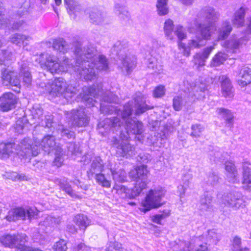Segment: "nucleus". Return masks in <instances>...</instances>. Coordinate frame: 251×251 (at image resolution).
Returning <instances> with one entry per match:
<instances>
[{
	"mask_svg": "<svg viewBox=\"0 0 251 251\" xmlns=\"http://www.w3.org/2000/svg\"><path fill=\"white\" fill-rule=\"evenodd\" d=\"M76 56L74 66L71 60L66 56L61 59L54 55L44 52L36 57L41 67L52 74L66 73L74 68L81 78L86 80H92L96 78L97 72L107 71L109 69L107 59L103 55H98L95 48L90 45L82 49L80 45L76 47L75 50Z\"/></svg>",
	"mask_w": 251,
	"mask_h": 251,
	"instance_id": "f257e3e1",
	"label": "nucleus"
},
{
	"mask_svg": "<svg viewBox=\"0 0 251 251\" xmlns=\"http://www.w3.org/2000/svg\"><path fill=\"white\" fill-rule=\"evenodd\" d=\"M31 139L27 137L22 139L18 144L15 143H0V158L15 159L18 157L22 159L30 158L39 154V149L32 146Z\"/></svg>",
	"mask_w": 251,
	"mask_h": 251,
	"instance_id": "f03ea898",
	"label": "nucleus"
},
{
	"mask_svg": "<svg viewBox=\"0 0 251 251\" xmlns=\"http://www.w3.org/2000/svg\"><path fill=\"white\" fill-rule=\"evenodd\" d=\"M39 86L44 88L47 92L53 96H63L66 99L71 98L77 92L76 83L68 84L62 77L56 78L51 82L47 84L41 82Z\"/></svg>",
	"mask_w": 251,
	"mask_h": 251,
	"instance_id": "7ed1b4c3",
	"label": "nucleus"
},
{
	"mask_svg": "<svg viewBox=\"0 0 251 251\" xmlns=\"http://www.w3.org/2000/svg\"><path fill=\"white\" fill-rule=\"evenodd\" d=\"M131 176L135 177L136 181L134 187L131 190L122 185H116L114 187L116 193L122 198L134 199L147 188L148 181L146 174H132Z\"/></svg>",
	"mask_w": 251,
	"mask_h": 251,
	"instance_id": "20e7f679",
	"label": "nucleus"
},
{
	"mask_svg": "<svg viewBox=\"0 0 251 251\" xmlns=\"http://www.w3.org/2000/svg\"><path fill=\"white\" fill-rule=\"evenodd\" d=\"M83 91L84 93L83 99L86 101L87 105L89 106L95 105L96 101L93 100L92 97L95 98L96 96H100V100L109 103L116 102L117 100V96L113 93L109 91L104 92L103 90L99 86L84 87Z\"/></svg>",
	"mask_w": 251,
	"mask_h": 251,
	"instance_id": "39448f33",
	"label": "nucleus"
},
{
	"mask_svg": "<svg viewBox=\"0 0 251 251\" xmlns=\"http://www.w3.org/2000/svg\"><path fill=\"white\" fill-rule=\"evenodd\" d=\"M165 190L160 186L151 189L141 203L140 210L146 212L153 208H157L163 205L161 201L165 194Z\"/></svg>",
	"mask_w": 251,
	"mask_h": 251,
	"instance_id": "423d86ee",
	"label": "nucleus"
},
{
	"mask_svg": "<svg viewBox=\"0 0 251 251\" xmlns=\"http://www.w3.org/2000/svg\"><path fill=\"white\" fill-rule=\"evenodd\" d=\"M132 102H128L124 107L123 111L118 110V115H121L123 120L126 123V129L128 134L141 135L143 132L142 122L136 119L129 118L132 111Z\"/></svg>",
	"mask_w": 251,
	"mask_h": 251,
	"instance_id": "0eeeda50",
	"label": "nucleus"
},
{
	"mask_svg": "<svg viewBox=\"0 0 251 251\" xmlns=\"http://www.w3.org/2000/svg\"><path fill=\"white\" fill-rule=\"evenodd\" d=\"M114 48L121 57V64L119 65V67L122 71H125L127 74L130 73L135 67L136 59L132 55L123 54V52H126L127 50V44L124 42L117 41L114 44Z\"/></svg>",
	"mask_w": 251,
	"mask_h": 251,
	"instance_id": "6e6552de",
	"label": "nucleus"
},
{
	"mask_svg": "<svg viewBox=\"0 0 251 251\" xmlns=\"http://www.w3.org/2000/svg\"><path fill=\"white\" fill-rule=\"evenodd\" d=\"M68 122L73 127H83L87 126L89 119L84 108L73 109L66 114Z\"/></svg>",
	"mask_w": 251,
	"mask_h": 251,
	"instance_id": "1a4fd4ad",
	"label": "nucleus"
},
{
	"mask_svg": "<svg viewBox=\"0 0 251 251\" xmlns=\"http://www.w3.org/2000/svg\"><path fill=\"white\" fill-rule=\"evenodd\" d=\"M37 214L38 211L35 208L25 209L22 207H18L10 210L6 218L8 221H14L19 219H25L26 217L28 219H31Z\"/></svg>",
	"mask_w": 251,
	"mask_h": 251,
	"instance_id": "9d476101",
	"label": "nucleus"
},
{
	"mask_svg": "<svg viewBox=\"0 0 251 251\" xmlns=\"http://www.w3.org/2000/svg\"><path fill=\"white\" fill-rule=\"evenodd\" d=\"M203 45V40L201 38L200 34L196 33L188 40L187 45L182 42H178V48L179 50H182V53L184 55L189 56L191 54V50L199 49Z\"/></svg>",
	"mask_w": 251,
	"mask_h": 251,
	"instance_id": "9b49d317",
	"label": "nucleus"
},
{
	"mask_svg": "<svg viewBox=\"0 0 251 251\" xmlns=\"http://www.w3.org/2000/svg\"><path fill=\"white\" fill-rule=\"evenodd\" d=\"M221 203V204H224L235 210L245 206V202L242 198V196L238 193H228L224 195Z\"/></svg>",
	"mask_w": 251,
	"mask_h": 251,
	"instance_id": "f8f14e48",
	"label": "nucleus"
},
{
	"mask_svg": "<svg viewBox=\"0 0 251 251\" xmlns=\"http://www.w3.org/2000/svg\"><path fill=\"white\" fill-rule=\"evenodd\" d=\"M250 38V37L247 36L240 38L232 37L229 40L225 41L223 46L228 53H238L240 51V49L242 45H246Z\"/></svg>",
	"mask_w": 251,
	"mask_h": 251,
	"instance_id": "ddd939ff",
	"label": "nucleus"
},
{
	"mask_svg": "<svg viewBox=\"0 0 251 251\" xmlns=\"http://www.w3.org/2000/svg\"><path fill=\"white\" fill-rule=\"evenodd\" d=\"M32 140V146H35L36 144L37 145V147L39 149V153L41 149L44 150L45 152L49 153L53 150L56 151L57 147H60L56 145L55 137L50 135H47L45 136L42 139V141L37 140V139H34Z\"/></svg>",
	"mask_w": 251,
	"mask_h": 251,
	"instance_id": "4468645a",
	"label": "nucleus"
},
{
	"mask_svg": "<svg viewBox=\"0 0 251 251\" xmlns=\"http://www.w3.org/2000/svg\"><path fill=\"white\" fill-rule=\"evenodd\" d=\"M2 83L3 85L15 87V91L19 92L21 87V81L17 75V73L8 69L1 71Z\"/></svg>",
	"mask_w": 251,
	"mask_h": 251,
	"instance_id": "2eb2a0df",
	"label": "nucleus"
},
{
	"mask_svg": "<svg viewBox=\"0 0 251 251\" xmlns=\"http://www.w3.org/2000/svg\"><path fill=\"white\" fill-rule=\"evenodd\" d=\"M27 236L25 234H18L17 236L9 234L5 235L0 238V242L5 247L16 248L20 250L21 244L25 243Z\"/></svg>",
	"mask_w": 251,
	"mask_h": 251,
	"instance_id": "dca6fc26",
	"label": "nucleus"
},
{
	"mask_svg": "<svg viewBox=\"0 0 251 251\" xmlns=\"http://www.w3.org/2000/svg\"><path fill=\"white\" fill-rule=\"evenodd\" d=\"M112 142L113 146L116 148V153L119 156L128 157L133 155L134 148L126 140L121 141L115 137Z\"/></svg>",
	"mask_w": 251,
	"mask_h": 251,
	"instance_id": "f3484780",
	"label": "nucleus"
},
{
	"mask_svg": "<svg viewBox=\"0 0 251 251\" xmlns=\"http://www.w3.org/2000/svg\"><path fill=\"white\" fill-rule=\"evenodd\" d=\"M89 18V22L95 25H101L107 22L106 12L100 8H93L90 10Z\"/></svg>",
	"mask_w": 251,
	"mask_h": 251,
	"instance_id": "a211bd4d",
	"label": "nucleus"
},
{
	"mask_svg": "<svg viewBox=\"0 0 251 251\" xmlns=\"http://www.w3.org/2000/svg\"><path fill=\"white\" fill-rule=\"evenodd\" d=\"M195 25L197 28V34L200 35L203 40H208L211 37L213 30L215 29V24L202 23L195 22Z\"/></svg>",
	"mask_w": 251,
	"mask_h": 251,
	"instance_id": "6ab92c4d",
	"label": "nucleus"
},
{
	"mask_svg": "<svg viewBox=\"0 0 251 251\" xmlns=\"http://www.w3.org/2000/svg\"><path fill=\"white\" fill-rule=\"evenodd\" d=\"M17 102L16 96L12 93H4L0 98V107L5 111L14 108Z\"/></svg>",
	"mask_w": 251,
	"mask_h": 251,
	"instance_id": "aec40b11",
	"label": "nucleus"
},
{
	"mask_svg": "<svg viewBox=\"0 0 251 251\" xmlns=\"http://www.w3.org/2000/svg\"><path fill=\"white\" fill-rule=\"evenodd\" d=\"M200 14L205 18L207 23L215 24L219 17V13L211 7H204L200 12Z\"/></svg>",
	"mask_w": 251,
	"mask_h": 251,
	"instance_id": "412c9836",
	"label": "nucleus"
},
{
	"mask_svg": "<svg viewBox=\"0 0 251 251\" xmlns=\"http://www.w3.org/2000/svg\"><path fill=\"white\" fill-rule=\"evenodd\" d=\"M221 80V88L223 95L226 98H231L233 97L232 86L230 79L225 75L220 77Z\"/></svg>",
	"mask_w": 251,
	"mask_h": 251,
	"instance_id": "4be33fe9",
	"label": "nucleus"
},
{
	"mask_svg": "<svg viewBox=\"0 0 251 251\" xmlns=\"http://www.w3.org/2000/svg\"><path fill=\"white\" fill-rule=\"evenodd\" d=\"M146 98L141 93L137 94L135 99V113L137 115L141 114L145 112L148 109L152 108L148 106L146 104Z\"/></svg>",
	"mask_w": 251,
	"mask_h": 251,
	"instance_id": "5701e85b",
	"label": "nucleus"
},
{
	"mask_svg": "<svg viewBox=\"0 0 251 251\" xmlns=\"http://www.w3.org/2000/svg\"><path fill=\"white\" fill-rule=\"evenodd\" d=\"M71 45L63 38H59L53 40L52 48L57 52L65 54L71 49Z\"/></svg>",
	"mask_w": 251,
	"mask_h": 251,
	"instance_id": "b1692460",
	"label": "nucleus"
},
{
	"mask_svg": "<svg viewBox=\"0 0 251 251\" xmlns=\"http://www.w3.org/2000/svg\"><path fill=\"white\" fill-rule=\"evenodd\" d=\"M240 79L238 80V84L241 87H245L251 83V69L248 67L242 68L238 74Z\"/></svg>",
	"mask_w": 251,
	"mask_h": 251,
	"instance_id": "393cba45",
	"label": "nucleus"
},
{
	"mask_svg": "<svg viewBox=\"0 0 251 251\" xmlns=\"http://www.w3.org/2000/svg\"><path fill=\"white\" fill-rule=\"evenodd\" d=\"M247 10V7L241 6L235 11L232 20L233 25L237 27L243 25L245 22V16Z\"/></svg>",
	"mask_w": 251,
	"mask_h": 251,
	"instance_id": "a878e982",
	"label": "nucleus"
},
{
	"mask_svg": "<svg viewBox=\"0 0 251 251\" xmlns=\"http://www.w3.org/2000/svg\"><path fill=\"white\" fill-rule=\"evenodd\" d=\"M195 241L198 247L194 249V246L192 243L183 242L180 245V247L182 248L183 251H209L207 247V243L204 244H199V238H196Z\"/></svg>",
	"mask_w": 251,
	"mask_h": 251,
	"instance_id": "bb28decb",
	"label": "nucleus"
},
{
	"mask_svg": "<svg viewBox=\"0 0 251 251\" xmlns=\"http://www.w3.org/2000/svg\"><path fill=\"white\" fill-rule=\"evenodd\" d=\"M212 197L208 193H205L203 196L201 198L199 209L202 212H205L211 209Z\"/></svg>",
	"mask_w": 251,
	"mask_h": 251,
	"instance_id": "cd10ccee",
	"label": "nucleus"
},
{
	"mask_svg": "<svg viewBox=\"0 0 251 251\" xmlns=\"http://www.w3.org/2000/svg\"><path fill=\"white\" fill-rule=\"evenodd\" d=\"M232 29L231 25L229 22L226 21L223 23L222 27L220 28L219 32L218 39L223 40L226 38Z\"/></svg>",
	"mask_w": 251,
	"mask_h": 251,
	"instance_id": "c85d7f7f",
	"label": "nucleus"
},
{
	"mask_svg": "<svg viewBox=\"0 0 251 251\" xmlns=\"http://www.w3.org/2000/svg\"><path fill=\"white\" fill-rule=\"evenodd\" d=\"M10 39L12 43L20 46L21 44H25L27 45V43L25 41L30 40L31 37L28 36L16 33L12 35Z\"/></svg>",
	"mask_w": 251,
	"mask_h": 251,
	"instance_id": "c756f323",
	"label": "nucleus"
},
{
	"mask_svg": "<svg viewBox=\"0 0 251 251\" xmlns=\"http://www.w3.org/2000/svg\"><path fill=\"white\" fill-rule=\"evenodd\" d=\"M20 73L23 75V82L27 86L30 85L32 81V78L26 63L21 65Z\"/></svg>",
	"mask_w": 251,
	"mask_h": 251,
	"instance_id": "7c9ffc66",
	"label": "nucleus"
},
{
	"mask_svg": "<svg viewBox=\"0 0 251 251\" xmlns=\"http://www.w3.org/2000/svg\"><path fill=\"white\" fill-rule=\"evenodd\" d=\"M148 67L155 73L160 74L163 71V66L154 57L149 59Z\"/></svg>",
	"mask_w": 251,
	"mask_h": 251,
	"instance_id": "2f4dec72",
	"label": "nucleus"
},
{
	"mask_svg": "<svg viewBox=\"0 0 251 251\" xmlns=\"http://www.w3.org/2000/svg\"><path fill=\"white\" fill-rule=\"evenodd\" d=\"M69 14H75L80 12L82 8L77 0H71L66 3Z\"/></svg>",
	"mask_w": 251,
	"mask_h": 251,
	"instance_id": "473e14b6",
	"label": "nucleus"
},
{
	"mask_svg": "<svg viewBox=\"0 0 251 251\" xmlns=\"http://www.w3.org/2000/svg\"><path fill=\"white\" fill-rule=\"evenodd\" d=\"M174 24L173 22L170 19H168L165 22L164 29L166 36L167 38L170 40H173L175 39L173 34Z\"/></svg>",
	"mask_w": 251,
	"mask_h": 251,
	"instance_id": "72a5a7b5",
	"label": "nucleus"
},
{
	"mask_svg": "<svg viewBox=\"0 0 251 251\" xmlns=\"http://www.w3.org/2000/svg\"><path fill=\"white\" fill-rule=\"evenodd\" d=\"M74 220L79 228L82 229H85L90 223V221L87 217L83 215H76Z\"/></svg>",
	"mask_w": 251,
	"mask_h": 251,
	"instance_id": "f704fd0d",
	"label": "nucleus"
},
{
	"mask_svg": "<svg viewBox=\"0 0 251 251\" xmlns=\"http://www.w3.org/2000/svg\"><path fill=\"white\" fill-rule=\"evenodd\" d=\"M227 58L226 54L222 52H218L213 58L211 65L218 66L223 64Z\"/></svg>",
	"mask_w": 251,
	"mask_h": 251,
	"instance_id": "c9c22d12",
	"label": "nucleus"
},
{
	"mask_svg": "<svg viewBox=\"0 0 251 251\" xmlns=\"http://www.w3.org/2000/svg\"><path fill=\"white\" fill-rule=\"evenodd\" d=\"M115 13L119 16L120 18L124 19L128 16V11L126 7L123 4L116 3L114 6Z\"/></svg>",
	"mask_w": 251,
	"mask_h": 251,
	"instance_id": "e433bc0d",
	"label": "nucleus"
},
{
	"mask_svg": "<svg viewBox=\"0 0 251 251\" xmlns=\"http://www.w3.org/2000/svg\"><path fill=\"white\" fill-rule=\"evenodd\" d=\"M105 125L103 126V128L108 125L110 128H114L115 130L118 129L123 124V122L121 121L118 117H114L113 119H107L105 120Z\"/></svg>",
	"mask_w": 251,
	"mask_h": 251,
	"instance_id": "4c0bfd02",
	"label": "nucleus"
},
{
	"mask_svg": "<svg viewBox=\"0 0 251 251\" xmlns=\"http://www.w3.org/2000/svg\"><path fill=\"white\" fill-rule=\"evenodd\" d=\"M156 7L159 15H165L168 13L167 0H157Z\"/></svg>",
	"mask_w": 251,
	"mask_h": 251,
	"instance_id": "58836bf2",
	"label": "nucleus"
},
{
	"mask_svg": "<svg viewBox=\"0 0 251 251\" xmlns=\"http://www.w3.org/2000/svg\"><path fill=\"white\" fill-rule=\"evenodd\" d=\"M173 34L176 35L178 38L177 43L182 42V40L187 37V34L184 28L180 25H177L175 29Z\"/></svg>",
	"mask_w": 251,
	"mask_h": 251,
	"instance_id": "ea45409f",
	"label": "nucleus"
},
{
	"mask_svg": "<svg viewBox=\"0 0 251 251\" xmlns=\"http://www.w3.org/2000/svg\"><path fill=\"white\" fill-rule=\"evenodd\" d=\"M192 132L190 136L193 138H199L201 136L202 132L204 130V127L200 124H196L191 126Z\"/></svg>",
	"mask_w": 251,
	"mask_h": 251,
	"instance_id": "a19ab883",
	"label": "nucleus"
},
{
	"mask_svg": "<svg viewBox=\"0 0 251 251\" xmlns=\"http://www.w3.org/2000/svg\"><path fill=\"white\" fill-rule=\"evenodd\" d=\"M221 235L217 233L214 230H211L208 232L207 240L211 243L216 245L221 239Z\"/></svg>",
	"mask_w": 251,
	"mask_h": 251,
	"instance_id": "79ce46f5",
	"label": "nucleus"
},
{
	"mask_svg": "<svg viewBox=\"0 0 251 251\" xmlns=\"http://www.w3.org/2000/svg\"><path fill=\"white\" fill-rule=\"evenodd\" d=\"M102 161L100 157H97L93 160L91 165V173L94 172H101L103 171Z\"/></svg>",
	"mask_w": 251,
	"mask_h": 251,
	"instance_id": "37998d69",
	"label": "nucleus"
},
{
	"mask_svg": "<svg viewBox=\"0 0 251 251\" xmlns=\"http://www.w3.org/2000/svg\"><path fill=\"white\" fill-rule=\"evenodd\" d=\"M62 150L61 147H57L55 152V158L53 162V164L57 167H60L63 162L62 158Z\"/></svg>",
	"mask_w": 251,
	"mask_h": 251,
	"instance_id": "c03bdc74",
	"label": "nucleus"
},
{
	"mask_svg": "<svg viewBox=\"0 0 251 251\" xmlns=\"http://www.w3.org/2000/svg\"><path fill=\"white\" fill-rule=\"evenodd\" d=\"M5 179H11L13 181L27 180L25 174H5L2 175Z\"/></svg>",
	"mask_w": 251,
	"mask_h": 251,
	"instance_id": "a18cd8bd",
	"label": "nucleus"
},
{
	"mask_svg": "<svg viewBox=\"0 0 251 251\" xmlns=\"http://www.w3.org/2000/svg\"><path fill=\"white\" fill-rule=\"evenodd\" d=\"M95 178L97 182L102 186L107 188L110 187V182L105 177L103 174H97Z\"/></svg>",
	"mask_w": 251,
	"mask_h": 251,
	"instance_id": "49530a36",
	"label": "nucleus"
},
{
	"mask_svg": "<svg viewBox=\"0 0 251 251\" xmlns=\"http://www.w3.org/2000/svg\"><path fill=\"white\" fill-rule=\"evenodd\" d=\"M3 43L0 40V48L2 46ZM12 60L14 59L13 55L11 52H8L6 50L0 51V64H2L4 62V59Z\"/></svg>",
	"mask_w": 251,
	"mask_h": 251,
	"instance_id": "de8ad7c7",
	"label": "nucleus"
},
{
	"mask_svg": "<svg viewBox=\"0 0 251 251\" xmlns=\"http://www.w3.org/2000/svg\"><path fill=\"white\" fill-rule=\"evenodd\" d=\"M242 184L244 189L251 191V174H243Z\"/></svg>",
	"mask_w": 251,
	"mask_h": 251,
	"instance_id": "09e8293b",
	"label": "nucleus"
},
{
	"mask_svg": "<svg viewBox=\"0 0 251 251\" xmlns=\"http://www.w3.org/2000/svg\"><path fill=\"white\" fill-rule=\"evenodd\" d=\"M205 61L201 52L196 53L193 57V62L198 68L204 66Z\"/></svg>",
	"mask_w": 251,
	"mask_h": 251,
	"instance_id": "8fccbe9b",
	"label": "nucleus"
},
{
	"mask_svg": "<svg viewBox=\"0 0 251 251\" xmlns=\"http://www.w3.org/2000/svg\"><path fill=\"white\" fill-rule=\"evenodd\" d=\"M241 239L238 237H235L233 240L232 243V251H249L247 248L241 249Z\"/></svg>",
	"mask_w": 251,
	"mask_h": 251,
	"instance_id": "3c124183",
	"label": "nucleus"
},
{
	"mask_svg": "<svg viewBox=\"0 0 251 251\" xmlns=\"http://www.w3.org/2000/svg\"><path fill=\"white\" fill-rule=\"evenodd\" d=\"M33 117L35 119L40 120L43 115V109L39 105H35L32 111Z\"/></svg>",
	"mask_w": 251,
	"mask_h": 251,
	"instance_id": "603ef678",
	"label": "nucleus"
},
{
	"mask_svg": "<svg viewBox=\"0 0 251 251\" xmlns=\"http://www.w3.org/2000/svg\"><path fill=\"white\" fill-rule=\"evenodd\" d=\"M197 94H195V96L198 99H202L205 96V93L207 91V86L204 84H201L199 87L197 88Z\"/></svg>",
	"mask_w": 251,
	"mask_h": 251,
	"instance_id": "864d4df0",
	"label": "nucleus"
},
{
	"mask_svg": "<svg viewBox=\"0 0 251 251\" xmlns=\"http://www.w3.org/2000/svg\"><path fill=\"white\" fill-rule=\"evenodd\" d=\"M127 174L129 175V177L133 179L135 181V177L133 178L131 176H132V174H113V177L116 181L123 182L128 181L126 177Z\"/></svg>",
	"mask_w": 251,
	"mask_h": 251,
	"instance_id": "5fc2aeb1",
	"label": "nucleus"
},
{
	"mask_svg": "<svg viewBox=\"0 0 251 251\" xmlns=\"http://www.w3.org/2000/svg\"><path fill=\"white\" fill-rule=\"evenodd\" d=\"M25 126V124L23 122V119H20L17 121L14 128L15 132L18 134H22L24 133Z\"/></svg>",
	"mask_w": 251,
	"mask_h": 251,
	"instance_id": "6e6d98bb",
	"label": "nucleus"
},
{
	"mask_svg": "<svg viewBox=\"0 0 251 251\" xmlns=\"http://www.w3.org/2000/svg\"><path fill=\"white\" fill-rule=\"evenodd\" d=\"M67 249L66 243L63 240L57 242L53 247L54 251H66Z\"/></svg>",
	"mask_w": 251,
	"mask_h": 251,
	"instance_id": "4d7b16f0",
	"label": "nucleus"
},
{
	"mask_svg": "<svg viewBox=\"0 0 251 251\" xmlns=\"http://www.w3.org/2000/svg\"><path fill=\"white\" fill-rule=\"evenodd\" d=\"M67 148L68 151L72 155L77 156L81 154L78 146L74 143H69L68 144Z\"/></svg>",
	"mask_w": 251,
	"mask_h": 251,
	"instance_id": "13d9d810",
	"label": "nucleus"
},
{
	"mask_svg": "<svg viewBox=\"0 0 251 251\" xmlns=\"http://www.w3.org/2000/svg\"><path fill=\"white\" fill-rule=\"evenodd\" d=\"M58 131L61 133V136L64 137H66L68 139L74 138L75 136L74 132L69 130L67 128H65L61 126L58 128Z\"/></svg>",
	"mask_w": 251,
	"mask_h": 251,
	"instance_id": "bf43d9fd",
	"label": "nucleus"
},
{
	"mask_svg": "<svg viewBox=\"0 0 251 251\" xmlns=\"http://www.w3.org/2000/svg\"><path fill=\"white\" fill-rule=\"evenodd\" d=\"M182 107V99L180 96H176L173 99V107L176 111H179Z\"/></svg>",
	"mask_w": 251,
	"mask_h": 251,
	"instance_id": "052dcab7",
	"label": "nucleus"
},
{
	"mask_svg": "<svg viewBox=\"0 0 251 251\" xmlns=\"http://www.w3.org/2000/svg\"><path fill=\"white\" fill-rule=\"evenodd\" d=\"M170 212L169 211L164 212L163 213L160 214H157L153 216L152 221L153 222L158 224H161V221L162 219L170 215Z\"/></svg>",
	"mask_w": 251,
	"mask_h": 251,
	"instance_id": "680f3d73",
	"label": "nucleus"
},
{
	"mask_svg": "<svg viewBox=\"0 0 251 251\" xmlns=\"http://www.w3.org/2000/svg\"><path fill=\"white\" fill-rule=\"evenodd\" d=\"M53 117L51 115H46L44 121L42 120L41 125L42 126H44L45 127H48L49 128L52 127L53 124Z\"/></svg>",
	"mask_w": 251,
	"mask_h": 251,
	"instance_id": "e2e57ef3",
	"label": "nucleus"
},
{
	"mask_svg": "<svg viewBox=\"0 0 251 251\" xmlns=\"http://www.w3.org/2000/svg\"><path fill=\"white\" fill-rule=\"evenodd\" d=\"M165 90L162 85L157 86L153 91V96L155 98H160L165 95Z\"/></svg>",
	"mask_w": 251,
	"mask_h": 251,
	"instance_id": "0e129e2a",
	"label": "nucleus"
},
{
	"mask_svg": "<svg viewBox=\"0 0 251 251\" xmlns=\"http://www.w3.org/2000/svg\"><path fill=\"white\" fill-rule=\"evenodd\" d=\"M122 245L118 243H110L105 251H121Z\"/></svg>",
	"mask_w": 251,
	"mask_h": 251,
	"instance_id": "69168bd1",
	"label": "nucleus"
},
{
	"mask_svg": "<svg viewBox=\"0 0 251 251\" xmlns=\"http://www.w3.org/2000/svg\"><path fill=\"white\" fill-rule=\"evenodd\" d=\"M225 169L228 173H235L237 172L234 163L232 161H228L226 162Z\"/></svg>",
	"mask_w": 251,
	"mask_h": 251,
	"instance_id": "338daca9",
	"label": "nucleus"
},
{
	"mask_svg": "<svg viewBox=\"0 0 251 251\" xmlns=\"http://www.w3.org/2000/svg\"><path fill=\"white\" fill-rule=\"evenodd\" d=\"M219 112H223L225 114H227L224 118L228 123H231L233 119V115L231 111L228 109L225 108H220Z\"/></svg>",
	"mask_w": 251,
	"mask_h": 251,
	"instance_id": "774afa93",
	"label": "nucleus"
}]
</instances>
